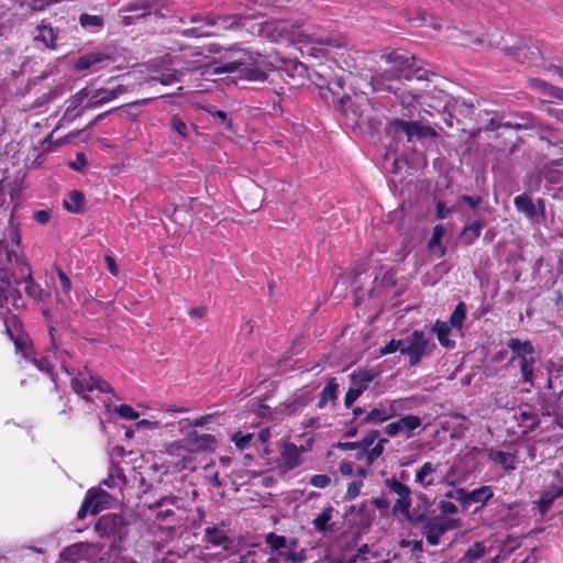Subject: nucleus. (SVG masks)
<instances>
[{"instance_id":"63","label":"nucleus","mask_w":563,"mask_h":563,"mask_svg":"<svg viewBox=\"0 0 563 563\" xmlns=\"http://www.w3.org/2000/svg\"><path fill=\"white\" fill-rule=\"evenodd\" d=\"M241 65H243V58H236L232 62H228L223 64L222 66H219L214 69V73H233Z\"/></svg>"},{"instance_id":"37","label":"nucleus","mask_w":563,"mask_h":563,"mask_svg":"<svg viewBox=\"0 0 563 563\" xmlns=\"http://www.w3.org/2000/svg\"><path fill=\"white\" fill-rule=\"evenodd\" d=\"M432 330L437 333L439 343L443 347H449V349L454 347L455 342L448 338L451 332L450 323L437 320L435 323L433 324Z\"/></svg>"},{"instance_id":"60","label":"nucleus","mask_w":563,"mask_h":563,"mask_svg":"<svg viewBox=\"0 0 563 563\" xmlns=\"http://www.w3.org/2000/svg\"><path fill=\"white\" fill-rule=\"evenodd\" d=\"M438 507L440 509L439 516L449 517L450 515H455L459 512L457 506L450 500H440Z\"/></svg>"},{"instance_id":"39","label":"nucleus","mask_w":563,"mask_h":563,"mask_svg":"<svg viewBox=\"0 0 563 563\" xmlns=\"http://www.w3.org/2000/svg\"><path fill=\"white\" fill-rule=\"evenodd\" d=\"M205 537L207 542L214 547H227L230 542V539L227 537L224 531L216 526L206 528Z\"/></svg>"},{"instance_id":"3","label":"nucleus","mask_w":563,"mask_h":563,"mask_svg":"<svg viewBox=\"0 0 563 563\" xmlns=\"http://www.w3.org/2000/svg\"><path fill=\"white\" fill-rule=\"evenodd\" d=\"M506 346L510 350V356L506 365L511 366L517 363L521 383L533 387L536 380L534 366L538 357L532 341L511 336L507 340Z\"/></svg>"},{"instance_id":"33","label":"nucleus","mask_w":563,"mask_h":563,"mask_svg":"<svg viewBox=\"0 0 563 563\" xmlns=\"http://www.w3.org/2000/svg\"><path fill=\"white\" fill-rule=\"evenodd\" d=\"M86 551L87 545L85 543H74L64 548L59 553V558L65 563H78L85 558Z\"/></svg>"},{"instance_id":"25","label":"nucleus","mask_w":563,"mask_h":563,"mask_svg":"<svg viewBox=\"0 0 563 563\" xmlns=\"http://www.w3.org/2000/svg\"><path fill=\"white\" fill-rule=\"evenodd\" d=\"M85 498L92 507V515H97L103 509L111 507L115 498L101 487H92L87 490Z\"/></svg>"},{"instance_id":"8","label":"nucleus","mask_w":563,"mask_h":563,"mask_svg":"<svg viewBox=\"0 0 563 563\" xmlns=\"http://www.w3.org/2000/svg\"><path fill=\"white\" fill-rule=\"evenodd\" d=\"M384 486L391 495L397 496L393 506L394 515L410 517L409 507L412 506L411 489L408 485L401 483L395 475L384 479Z\"/></svg>"},{"instance_id":"29","label":"nucleus","mask_w":563,"mask_h":563,"mask_svg":"<svg viewBox=\"0 0 563 563\" xmlns=\"http://www.w3.org/2000/svg\"><path fill=\"white\" fill-rule=\"evenodd\" d=\"M378 376V373L368 368H358L352 372L349 377L351 387L358 391L361 395L369 388V385Z\"/></svg>"},{"instance_id":"1","label":"nucleus","mask_w":563,"mask_h":563,"mask_svg":"<svg viewBox=\"0 0 563 563\" xmlns=\"http://www.w3.org/2000/svg\"><path fill=\"white\" fill-rule=\"evenodd\" d=\"M380 60L386 64V67L377 75V78L383 80H406L411 82L413 79L419 82H424L428 86L430 73L422 67L416 65L415 55L405 53L400 49L385 52L380 55Z\"/></svg>"},{"instance_id":"48","label":"nucleus","mask_w":563,"mask_h":563,"mask_svg":"<svg viewBox=\"0 0 563 563\" xmlns=\"http://www.w3.org/2000/svg\"><path fill=\"white\" fill-rule=\"evenodd\" d=\"M80 26L84 29H101L103 26V18L100 15H91L82 13L79 16Z\"/></svg>"},{"instance_id":"35","label":"nucleus","mask_w":563,"mask_h":563,"mask_svg":"<svg viewBox=\"0 0 563 563\" xmlns=\"http://www.w3.org/2000/svg\"><path fill=\"white\" fill-rule=\"evenodd\" d=\"M487 457L489 461L499 464L504 471L510 472L516 468L515 465V456L508 452H504L501 450L489 449L487 452Z\"/></svg>"},{"instance_id":"26","label":"nucleus","mask_w":563,"mask_h":563,"mask_svg":"<svg viewBox=\"0 0 563 563\" xmlns=\"http://www.w3.org/2000/svg\"><path fill=\"white\" fill-rule=\"evenodd\" d=\"M360 106L364 110L361 128L366 126L372 131H378L382 125V114L379 109L368 97H362Z\"/></svg>"},{"instance_id":"55","label":"nucleus","mask_w":563,"mask_h":563,"mask_svg":"<svg viewBox=\"0 0 563 563\" xmlns=\"http://www.w3.org/2000/svg\"><path fill=\"white\" fill-rule=\"evenodd\" d=\"M378 438H379L378 430H369L364 435V438L361 441H358L361 450H362V454L366 453L367 449L371 448Z\"/></svg>"},{"instance_id":"15","label":"nucleus","mask_w":563,"mask_h":563,"mask_svg":"<svg viewBox=\"0 0 563 563\" xmlns=\"http://www.w3.org/2000/svg\"><path fill=\"white\" fill-rule=\"evenodd\" d=\"M18 265V273L16 276H14L15 284L20 285L24 283L25 294L35 301H42L44 290L37 283H35L32 275L31 266L29 265V263L22 262H20Z\"/></svg>"},{"instance_id":"28","label":"nucleus","mask_w":563,"mask_h":563,"mask_svg":"<svg viewBox=\"0 0 563 563\" xmlns=\"http://www.w3.org/2000/svg\"><path fill=\"white\" fill-rule=\"evenodd\" d=\"M104 62H113L112 55L102 51H93L77 57L74 60V68L76 70H86Z\"/></svg>"},{"instance_id":"14","label":"nucleus","mask_w":563,"mask_h":563,"mask_svg":"<svg viewBox=\"0 0 563 563\" xmlns=\"http://www.w3.org/2000/svg\"><path fill=\"white\" fill-rule=\"evenodd\" d=\"M216 442V437L210 433L199 434L197 431H191L179 443H174L172 448H183L188 452H202L213 450Z\"/></svg>"},{"instance_id":"57","label":"nucleus","mask_w":563,"mask_h":563,"mask_svg":"<svg viewBox=\"0 0 563 563\" xmlns=\"http://www.w3.org/2000/svg\"><path fill=\"white\" fill-rule=\"evenodd\" d=\"M55 269H56L59 283H60L62 292L65 296H68L71 290V280L68 277V275L59 266H55Z\"/></svg>"},{"instance_id":"6","label":"nucleus","mask_w":563,"mask_h":563,"mask_svg":"<svg viewBox=\"0 0 563 563\" xmlns=\"http://www.w3.org/2000/svg\"><path fill=\"white\" fill-rule=\"evenodd\" d=\"M95 531L100 538L112 539L114 543H120L128 536V522L122 515L107 514L96 521Z\"/></svg>"},{"instance_id":"40","label":"nucleus","mask_w":563,"mask_h":563,"mask_svg":"<svg viewBox=\"0 0 563 563\" xmlns=\"http://www.w3.org/2000/svg\"><path fill=\"white\" fill-rule=\"evenodd\" d=\"M254 432H243L241 430L231 435V441L241 451L254 446Z\"/></svg>"},{"instance_id":"9","label":"nucleus","mask_w":563,"mask_h":563,"mask_svg":"<svg viewBox=\"0 0 563 563\" xmlns=\"http://www.w3.org/2000/svg\"><path fill=\"white\" fill-rule=\"evenodd\" d=\"M71 388L76 394L98 390L103 394L112 393L111 385L98 375H92L86 367L71 378Z\"/></svg>"},{"instance_id":"53","label":"nucleus","mask_w":563,"mask_h":563,"mask_svg":"<svg viewBox=\"0 0 563 563\" xmlns=\"http://www.w3.org/2000/svg\"><path fill=\"white\" fill-rule=\"evenodd\" d=\"M243 73L244 77L251 81H265L267 79V74L257 66L246 67Z\"/></svg>"},{"instance_id":"58","label":"nucleus","mask_w":563,"mask_h":563,"mask_svg":"<svg viewBox=\"0 0 563 563\" xmlns=\"http://www.w3.org/2000/svg\"><path fill=\"white\" fill-rule=\"evenodd\" d=\"M117 413L126 420H134L140 417V413L135 411L131 406L122 404L115 408Z\"/></svg>"},{"instance_id":"46","label":"nucleus","mask_w":563,"mask_h":563,"mask_svg":"<svg viewBox=\"0 0 563 563\" xmlns=\"http://www.w3.org/2000/svg\"><path fill=\"white\" fill-rule=\"evenodd\" d=\"M388 443V439L382 438L378 439V442L367 449L366 454V465L371 466L374 462L383 454L385 444Z\"/></svg>"},{"instance_id":"47","label":"nucleus","mask_w":563,"mask_h":563,"mask_svg":"<svg viewBox=\"0 0 563 563\" xmlns=\"http://www.w3.org/2000/svg\"><path fill=\"white\" fill-rule=\"evenodd\" d=\"M183 74L178 70H167L166 73H162L159 76L151 77V81H158L164 86H169L175 82L180 81Z\"/></svg>"},{"instance_id":"31","label":"nucleus","mask_w":563,"mask_h":563,"mask_svg":"<svg viewBox=\"0 0 563 563\" xmlns=\"http://www.w3.org/2000/svg\"><path fill=\"white\" fill-rule=\"evenodd\" d=\"M395 95L400 99L402 104L418 103L423 97L424 89L411 86L409 84H402V87H396L394 89Z\"/></svg>"},{"instance_id":"16","label":"nucleus","mask_w":563,"mask_h":563,"mask_svg":"<svg viewBox=\"0 0 563 563\" xmlns=\"http://www.w3.org/2000/svg\"><path fill=\"white\" fill-rule=\"evenodd\" d=\"M125 92H128V88L123 85H118L113 89L99 88L93 92L89 91V97L87 98L84 109L92 110L99 108Z\"/></svg>"},{"instance_id":"12","label":"nucleus","mask_w":563,"mask_h":563,"mask_svg":"<svg viewBox=\"0 0 563 563\" xmlns=\"http://www.w3.org/2000/svg\"><path fill=\"white\" fill-rule=\"evenodd\" d=\"M494 490L492 486L483 485L473 490H467L464 487H459V503L463 509H467L472 504H479L473 514H477L492 498Z\"/></svg>"},{"instance_id":"30","label":"nucleus","mask_w":563,"mask_h":563,"mask_svg":"<svg viewBox=\"0 0 563 563\" xmlns=\"http://www.w3.org/2000/svg\"><path fill=\"white\" fill-rule=\"evenodd\" d=\"M37 34L33 37L35 42H42L45 47L55 49L57 47L58 30L44 20L36 26Z\"/></svg>"},{"instance_id":"34","label":"nucleus","mask_w":563,"mask_h":563,"mask_svg":"<svg viewBox=\"0 0 563 563\" xmlns=\"http://www.w3.org/2000/svg\"><path fill=\"white\" fill-rule=\"evenodd\" d=\"M338 391H339V383L336 382L335 377H331L328 379L327 385L323 387L319 395L318 399V408L322 409L324 408L329 401H331L333 405L335 404V400L338 398Z\"/></svg>"},{"instance_id":"4","label":"nucleus","mask_w":563,"mask_h":563,"mask_svg":"<svg viewBox=\"0 0 563 563\" xmlns=\"http://www.w3.org/2000/svg\"><path fill=\"white\" fill-rule=\"evenodd\" d=\"M385 132L387 135L397 139H401L404 135L407 142H412L415 139L438 136V132L430 126L422 125L417 121H405L401 119H394L388 122L385 126Z\"/></svg>"},{"instance_id":"24","label":"nucleus","mask_w":563,"mask_h":563,"mask_svg":"<svg viewBox=\"0 0 563 563\" xmlns=\"http://www.w3.org/2000/svg\"><path fill=\"white\" fill-rule=\"evenodd\" d=\"M362 97H367L365 93L355 95L354 98L346 97L340 100L341 109L345 118L354 125L361 128L364 110L361 108Z\"/></svg>"},{"instance_id":"27","label":"nucleus","mask_w":563,"mask_h":563,"mask_svg":"<svg viewBox=\"0 0 563 563\" xmlns=\"http://www.w3.org/2000/svg\"><path fill=\"white\" fill-rule=\"evenodd\" d=\"M439 464L433 462H424L420 468L416 471L415 483L422 488L434 486L439 483L438 474Z\"/></svg>"},{"instance_id":"62","label":"nucleus","mask_w":563,"mask_h":563,"mask_svg":"<svg viewBox=\"0 0 563 563\" xmlns=\"http://www.w3.org/2000/svg\"><path fill=\"white\" fill-rule=\"evenodd\" d=\"M362 487H363V482L361 479L351 482L349 484L346 493H345V499L346 500L355 499L360 495Z\"/></svg>"},{"instance_id":"41","label":"nucleus","mask_w":563,"mask_h":563,"mask_svg":"<svg viewBox=\"0 0 563 563\" xmlns=\"http://www.w3.org/2000/svg\"><path fill=\"white\" fill-rule=\"evenodd\" d=\"M533 86L539 88L544 95L553 97L558 100L563 101V88L556 87L545 80L536 78L533 79Z\"/></svg>"},{"instance_id":"22","label":"nucleus","mask_w":563,"mask_h":563,"mask_svg":"<svg viewBox=\"0 0 563 563\" xmlns=\"http://www.w3.org/2000/svg\"><path fill=\"white\" fill-rule=\"evenodd\" d=\"M421 418L415 415H406L400 417L397 421H393L385 426L384 431L389 437H396L400 432H407L408 438L411 432L421 426Z\"/></svg>"},{"instance_id":"36","label":"nucleus","mask_w":563,"mask_h":563,"mask_svg":"<svg viewBox=\"0 0 563 563\" xmlns=\"http://www.w3.org/2000/svg\"><path fill=\"white\" fill-rule=\"evenodd\" d=\"M85 197L84 194L79 190H71L67 195V198L64 199V208L74 213H80L84 210Z\"/></svg>"},{"instance_id":"56","label":"nucleus","mask_w":563,"mask_h":563,"mask_svg":"<svg viewBox=\"0 0 563 563\" xmlns=\"http://www.w3.org/2000/svg\"><path fill=\"white\" fill-rule=\"evenodd\" d=\"M520 420H521L522 423H526V428L529 431L536 430V428L540 423L539 418L533 412L521 411L520 412Z\"/></svg>"},{"instance_id":"18","label":"nucleus","mask_w":563,"mask_h":563,"mask_svg":"<svg viewBox=\"0 0 563 563\" xmlns=\"http://www.w3.org/2000/svg\"><path fill=\"white\" fill-rule=\"evenodd\" d=\"M514 205L516 210L523 213L528 219L544 217L545 203L543 199H538L534 202L530 195L522 194L515 197Z\"/></svg>"},{"instance_id":"42","label":"nucleus","mask_w":563,"mask_h":563,"mask_svg":"<svg viewBox=\"0 0 563 563\" xmlns=\"http://www.w3.org/2000/svg\"><path fill=\"white\" fill-rule=\"evenodd\" d=\"M484 223L481 221H474L466 225L461 233L463 243L470 244L481 235Z\"/></svg>"},{"instance_id":"10","label":"nucleus","mask_w":563,"mask_h":563,"mask_svg":"<svg viewBox=\"0 0 563 563\" xmlns=\"http://www.w3.org/2000/svg\"><path fill=\"white\" fill-rule=\"evenodd\" d=\"M4 325L8 335L14 343L15 352L27 357L32 350V341L23 330L21 321L15 314H10L4 319Z\"/></svg>"},{"instance_id":"43","label":"nucleus","mask_w":563,"mask_h":563,"mask_svg":"<svg viewBox=\"0 0 563 563\" xmlns=\"http://www.w3.org/2000/svg\"><path fill=\"white\" fill-rule=\"evenodd\" d=\"M265 543L269 547L272 553H282L287 547V538L275 532L265 536Z\"/></svg>"},{"instance_id":"51","label":"nucleus","mask_w":563,"mask_h":563,"mask_svg":"<svg viewBox=\"0 0 563 563\" xmlns=\"http://www.w3.org/2000/svg\"><path fill=\"white\" fill-rule=\"evenodd\" d=\"M279 554L285 561L292 563H302L307 559L303 550L297 551L296 549H284Z\"/></svg>"},{"instance_id":"52","label":"nucleus","mask_w":563,"mask_h":563,"mask_svg":"<svg viewBox=\"0 0 563 563\" xmlns=\"http://www.w3.org/2000/svg\"><path fill=\"white\" fill-rule=\"evenodd\" d=\"M435 219L438 220H444L451 217L455 211L456 208L454 206L449 207L446 202L442 200H438L435 202Z\"/></svg>"},{"instance_id":"50","label":"nucleus","mask_w":563,"mask_h":563,"mask_svg":"<svg viewBox=\"0 0 563 563\" xmlns=\"http://www.w3.org/2000/svg\"><path fill=\"white\" fill-rule=\"evenodd\" d=\"M157 1L158 0H135L128 4V7L125 8V11L133 12V11H137V10H143L144 12L141 14L143 16V15H146L147 10L152 9L153 7H155L157 4Z\"/></svg>"},{"instance_id":"64","label":"nucleus","mask_w":563,"mask_h":563,"mask_svg":"<svg viewBox=\"0 0 563 563\" xmlns=\"http://www.w3.org/2000/svg\"><path fill=\"white\" fill-rule=\"evenodd\" d=\"M402 343H404L402 340H395V339H393L386 345L380 347L379 354L380 355H386V354H391V353H394L396 351L400 352V349H402Z\"/></svg>"},{"instance_id":"13","label":"nucleus","mask_w":563,"mask_h":563,"mask_svg":"<svg viewBox=\"0 0 563 563\" xmlns=\"http://www.w3.org/2000/svg\"><path fill=\"white\" fill-rule=\"evenodd\" d=\"M563 496V474L559 471L554 473V481L544 487L540 498L536 501L538 510L541 515H545L553 505L554 500Z\"/></svg>"},{"instance_id":"59","label":"nucleus","mask_w":563,"mask_h":563,"mask_svg":"<svg viewBox=\"0 0 563 563\" xmlns=\"http://www.w3.org/2000/svg\"><path fill=\"white\" fill-rule=\"evenodd\" d=\"M55 1L56 0H25L21 5H26L31 11H43Z\"/></svg>"},{"instance_id":"5","label":"nucleus","mask_w":563,"mask_h":563,"mask_svg":"<svg viewBox=\"0 0 563 563\" xmlns=\"http://www.w3.org/2000/svg\"><path fill=\"white\" fill-rule=\"evenodd\" d=\"M418 527L428 544L434 547L440 543L441 537L445 532L461 527V519L444 516L428 517L424 521L419 522Z\"/></svg>"},{"instance_id":"45","label":"nucleus","mask_w":563,"mask_h":563,"mask_svg":"<svg viewBox=\"0 0 563 563\" xmlns=\"http://www.w3.org/2000/svg\"><path fill=\"white\" fill-rule=\"evenodd\" d=\"M466 311H467V308H466L465 302L460 301L456 305L454 311L452 312L448 323H450L451 327H454V328H462L464 319L466 317Z\"/></svg>"},{"instance_id":"2","label":"nucleus","mask_w":563,"mask_h":563,"mask_svg":"<svg viewBox=\"0 0 563 563\" xmlns=\"http://www.w3.org/2000/svg\"><path fill=\"white\" fill-rule=\"evenodd\" d=\"M207 26L208 30H203V26H192L183 30L181 34L186 37H207L220 34L222 32L229 31H238L240 29H247L252 34L255 32L261 34L264 30L262 23H252L250 26V22L252 21L251 16L242 15V14H214L208 13Z\"/></svg>"},{"instance_id":"44","label":"nucleus","mask_w":563,"mask_h":563,"mask_svg":"<svg viewBox=\"0 0 563 563\" xmlns=\"http://www.w3.org/2000/svg\"><path fill=\"white\" fill-rule=\"evenodd\" d=\"M333 515V508L327 507L312 520L314 529L319 532H325L328 530V523Z\"/></svg>"},{"instance_id":"23","label":"nucleus","mask_w":563,"mask_h":563,"mask_svg":"<svg viewBox=\"0 0 563 563\" xmlns=\"http://www.w3.org/2000/svg\"><path fill=\"white\" fill-rule=\"evenodd\" d=\"M431 507V500L429 496L424 493L416 494V505L413 507H409L410 517L404 516V518L412 526L418 528L419 522L424 521L428 518V511Z\"/></svg>"},{"instance_id":"49","label":"nucleus","mask_w":563,"mask_h":563,"mask_svg":"<svg viewBox=\"0 0 563 563\" xmlns=\"http://www.w3.org/2000/svg\"><path fill=\"white\" fill-rule=\"evenodd\" d=\"M101 485H104L108 488H119L120 490L123 489V487L126 485V477L121 472H119L117 475L109 474L107 478H104L101 482Z\"/></svg>"},{"instance_id":"61","label":"nucleus","mask_w":563,"mask_h":563,"mask_svg":"<svg viewBox=\"0 0 563 563\" xmlns=\"http://www.w3.org/2000/svg\"><path fill=\"white\" fill-rule=\"evenodd\" d=\"M309 483L317 488H325L331 484V477L327 474H314Z\"/></svg>"},{"instance_id":"11","label":"nucleus","mask_w":563,"mask_h":563,"mask_svg":"<svg viewBox=\"0 0 563 563\" xmlns=\"http://www.w3.org/2000/svg\"><path fill=\"white\" fill-rule=\"evenodd\" d=\"M180 500L178 496L166 495L147 503L146 507L157 521L174 522Z\"/></svg>"},{"instance_id":"17","label":"nucleus","mask_w":563,"mask_h":563,"mask_svg":"<svg viewBox=\"0 0 563 563\" xmlns=\"http://www.w3.org/2000/svg\"><path fill=\"white\" fill-rule=\"evenodd\" d=\"M303 452L302 446H297L295 443L285 442L278 461V468L280 473L285 474L302 463L301 454Z\"/></svg>"},{"instance_id":"32","label":"nucleus","mask_w":563,"mask_h":563,"mask_svg":"<svg viewBox=\"0 0 563 563\" xmlns=\"http://www.w3.org/2000/svg\"><path fill=\"white\" fill-rule=\"evenodd\" d=\"M514 121H517L518 130H530L538 129L541 132L551 131L552 128L550 125L543 124L538 121L536 115L532 112L525 111L514 117Z\"/></svg>"},{"instance_id":"21","label":"nucleus","mask_w":563,"mask_h":563,"mask_svg":"<svg viewBox=\"0 0 563 563\" xmlns=\"http://www.w3.org/2000/svg\"><path fill=\"white\" fill-rule=\"evenodd\" d=\"M20 262L27 263L23 249H0V272L10 274L14 278Z\"/></svg>"},{"instance_id":"7","label":"nucleus","mask_w":563,"mask_h":563,"mask_svg":"<svg viewBox=\"0 0 563 563\" xmlns=\"http://www.w3.org/2000/svg\"><path fill=\"white\" fill-rule=\"evenodd\" d=\"M435 344L430 342L422 330H413L404 341L400 353L409 356L411 366L418 365L424 355L431 353Z\"/></svg>"},{"instance_id":"19","label":"nucleus","mask_w":563,"mask_h":563,"mask_svg":"<svg viewBox=\"0 0 563 563\" xmlns=\"http://www.w3.org/2000/svg\"><path fill=\"white\" fill-rule=\"evenodd\" d=\"M89 97V89L87 87L81 88L76 93L70 96L67 99V107L63 114L62 120L66 122H73L77 118L81 117L85 111L88 109H84V102H87V98Z\"/></svg>"},{"instance_id":"38","label":"nucleus","mask_w":563,"mask_h":563,"mask_svg":"<svg viewBox=\"0 0 563 563\" xmlns=\"http://www.w3.org/2000/svg\"><path fill=\"white\" fill-rule=\"evenodd\" d=\"M21 235L16 225L12 222L3 229V236L0 239V246H20Z\"/></svg>"},{"instance_id":"20","label":"nucleus","mask_w":563,"mask_h":563,"mask_svg":"<svg viewBox=\"0 0 563 563\" xmlns=\"http://www.w3.org/2000/svg\"><path fill=\"white\" fill-rule=\"evenodd\" d=\"M396 415L397 410L393 402H379L376 407L365 413V416L358 421V426L380 424L394 418Z\"/></svg>"},{"instance_id":"54","label":"nucleus","mask_w":563,"mask_h":563,"mask_svg":"<svg viewBox=\"0 0 563 563\" xmlns=\"http://www.w3.org/2000/svg\"><path fill=\"white\" fill-rule=\"evenodd\" d=\"M170 126L183 139H186L188 136V126H187L186 122L178 115L172 117Z\"/></svg>"}]
</instances>
